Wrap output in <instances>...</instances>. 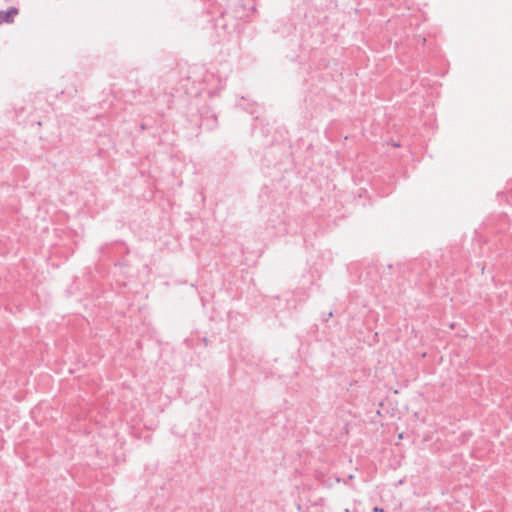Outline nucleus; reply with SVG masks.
<instances>
[{
    "label": "nucleus",
    "mask_w": 512,
    "mask_h": 512,
    "mask_svg": "<svg viewBox=\"0 0 512 512\" xmlns=\"http://www.w3.org/2000/svg\"><path fill=\"white\" fill-rule=\"evenodd\" d=\"M373 511L374 512H383V509L379 508V507H374Z\"/></svg>",
    "instance_id": "nucleus-2"
},
{
    "label": "nucleus",
    "mask_w": 512,
    "mask_h": 512,
    "mask_svg": "<svg viewBox=\"0 0 512 512\" xmlns=\"http://www.w3.org/2000/svg\"><path fill=\"white\" fill-rule=\"evenodd\" d=\"M17 14L18 9L14 7L5 11H0V20L6 23H11Z\"/></svg>",
    "instance_id": "nucleus-1"
}]
</instances>
